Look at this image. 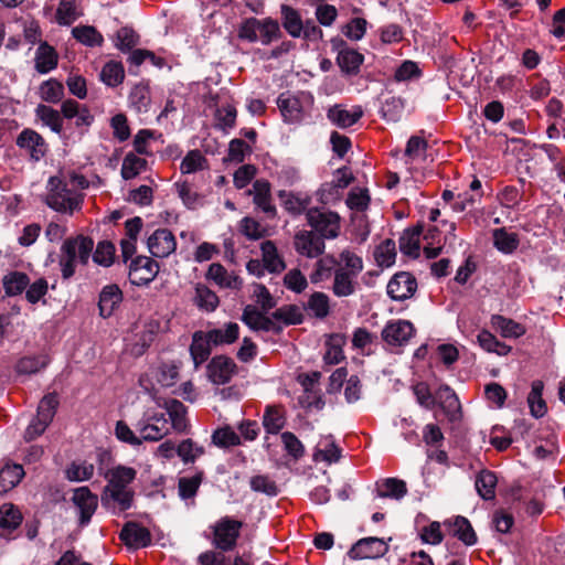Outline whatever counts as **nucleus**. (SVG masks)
Segmentation results:
<instances>
[{
  "instance_id": "obj_1",
  "label": "nucleus",
  "mask_w": 565,
  "mask_h": 565,
  "mask_svg": "<svg viewBox=\"0 0 565 565\" xmlns=\"http://www.w3.org/2000/svg\"><path fill=\"white\" fill-rule=\"evenodd\" d=\"M136 476L137 471L131 467L117 466L109 469L105 475L107 484L102 493V504L107 509L128 510L134 500L130 484Z\"/></svg>"
},
{
  "instance_id": "obj_2",
  "label": "nucleus",
  "mask_w": 565,
  "mask_h": 565,
  "mask_svg": "<svg viewBox=\"0 0 565 565\" xmlns=\"http://www.w3.org/2000/svg\"><path fill=\"white\" fill-rule=\"evenodd\" d=\"M93 247V239L83 235L64 241L60 256V267L64 279H68L74 275L76 257H78L82 264H87Z\"/></svg>"
},
{
  "instance_id": "obj_3",
  "label": "nucleus",
  "mask_w": 565,
  "mask_h": 565,
  "mask_svg": "<svg viewBox=\"0 0 565 565\" xmlns=\"http://www.w3.org/2000/svg\"><path fill=\"white\" fill-rule=\"evenodd\" d=\"M238 36L248 42L268 45L281 36V31L276 20L249 18L242 23Z\"/></svg>"
},
{
  "instance_id": "obj_4",
  "label": "nucleus",
  "mask_w": 565,
  "mask_h": 565,
  "mask_svg": "<svg viewBox=\"0 0 565 565\" xmlns=\"http://www.w3.org/2000/svg\"><path fill=\"white\" fill-rule=\"evenodd\" d=\"M46 204L57 212L73 213L81 206V196L70 190L57 177H51L47 181Z\"/></svg>"
},
{
  "instance_id": "obj_5",
  "label": "nucleus",
  "mask_w": 565,
  "mask_h": 565,
  "mask_svg": "<svg viewBox=\"0 0 565 565\" xmlns=\"http://www.w3.org/2000/svg\"><path fill=\"white\" fill-rule=\"evenodd\" d=\"M308 225L322 239H333L340 234V216L332 211H326L318 207H311L306 212Z\"/></svg>"
},
{
  "instance_id": "obj_6",
  "label": "nucleus",
  "mask_w": 565,
  "mask_h": 565,
  "mask_svg": "<svg viewBox=\"0 0 565 565\" xmlns=\"http://www.w3.org/2000/svg\"><path fill=\"white\" fill-rule=\"evenodd\" d=\"M135 427L146 441H158L169 435L170 427L163 413L145 412Z\"/></svg>"
},
{
  "instance_id": "obj_7",
  "label": "nucleus",
  "mask_w": 565,
  "mask_h": 565,
  "mask_svg": "<svg viewBox=\"0 0 565 565\" xmlns=\"http://www.w3.org/2000/svg\"><path fill=\"white\" fill-rule=\"evenodd\" d=\"M243 523L228 516L220 519L213 526V544L227 552L235 547Z\"/></svg>"
},
{
  "instance_id": "obj_8",
  "label": "nucleus",
  "mask_w": 565,
  "mask_h": 565,
  "mask_svg": "<svg viewBox=\"0 0 565 565\" xmlns=\"http://www.w3.org/2000/svg\"><path fill=\"white\" fill-rule=\"evenodd\" d=\"M388 551V545L383 539L370 536L359 540L348 552L351 559L379 558Z\"/></svg>"
},
{
  "instance_id": "obj_9",
  "label": "nucleus",
  "mask_w": 565,
  "mask_h": 565,
  "mask_svg": "<svg viewBox=\"0 0 565 565\" xmlns=\"http://www.w3.org/2000/svg\"><path fill=\"white\" fill-rule=\"evenodd\" d=\"M294 247L301 256L317 258L324 253L326 244L316 232L301 230L294 237Z\"/></svg>"
},
{
  "instance_id": "obj_10",
  "label": "nucleus",
  "mask_w": 565,
  "mask_h": 565,
  "mask_svg": "<svg viewBox=\"0 0 565 565\" xmlns=\"http://www.w3.org/2000/svg\"><path fill=\"white\" fill-rule=\"evenodd\" d=\"M147 246L152 256L164 258L175 250L177 241L170 230L158 228L148 237Z\"/></svg>"
},
{
  "instance_id": "obj_11",
  "label": "nucleus",
  "mask_w": 565,
  "mask_h": 565,
  "mask_svg": "<svg viewBox=\"0 0 565 565\" xmlns=\"http://www.w3.org/2000/svg\"><path fill=\"white\" fill-rule=\"evenodd\" d=\"M72 502L78 510L79 524H88L98 507V497L87 487H81L74 490Z\"/></svg>"
},
{
  "instance_id": "obj_12",
  "label": "nucleus",
  "mask_w": 565,
  "mask_h": 565,
  "mask_svg": "<svg viewBox=\"0 0 565 565\" xmlns=\"http://www.w3.org/2000/svg\"><path fill=\"white\" fill-rule=\"evenodd\" d=\"M415 333V328L407 320H395L388 322L382 330V338L393 347L405 345Z\"/></svg>"
},
{
  "instance_id": "obj_13",
  "label": "nucleus",
  "mask_w": 565,
  "mask_h": 565,
  "mask_svg": "<svg viewBox=\"0 0 565 565\" xmlns=\"http://www.w3.org/2000/svg\"><path fill=\"white\" fill-rule=\"evenodd\" d=\"M305 95H294L289 92L281 93L277 98V106L288 124L300 122L303 118Z\"/></svg>"
},
{
  "instance_id": "obj_14",
  "label": "nucleus",
  "mask_w": 565,
  "mask_h": 565,
  "mask_svg": "<svg viewBox=\"0 0 565 565\" xmlns=\"http://www.w3.org/2000/svg\"><path fill=\"white\" fill-rule=\"evenodd\" d=\"M416 279L408 273L395 274L387 284V295L396 301L411 298L416 291Z\"/></svg>"
},
{
  "instance_id": "obj_15",
  "label": "nucleus",
  "mask_w": 565,
  "mask_h": 565,
  "mask_svg": "<svg viewBox=\"0 0 565 565\" xmlns=\"http://www.w3.org/2000/svg\"><path fill=\"white\" fill-rule=\"evenodd\" d=\"M236 372V364L227 356L220 355L211 360L207 365L210 380L217 385L228 383Z\"/></svg>"
},
{
  "instance_id": "obj_16",
  "label": "nucleus",
  "mask_w": 565,
  "mask_h": 565,
  "mask_svg": "<svg viewBox=\"0 0 565 565\" xmlns=\"http://www.w3.org/2000/svg\"><path fill=\"white\" fill-rule=\"evenodd\" d=\"M206 279L212 280L220 288L239 290L243 286L242 278L236 273L228 271L220 263H213L209 266Z\"/></svg>"
},
{
  "instance_id": "obj_17",
  "label": "nucleus",
  "mask_w": 565,
  "mask_h": 565,
  "mask_svg": "<svg viewBox=\"0 0 565 565\" xmlns=\"http://www.w3.org/2000/svg\"><path fill=\"white\" fill-rule=\"evenodd\" d=\"M159 271L156 260L147 256H139L130 264V278L134 282L148 284L154 279Z\"/></svg>"
},
{
  "instance_id": "obj_18",
  "label": "nucleus",
  "mask_w": 565,
  "mask_h": 565,
  "mask_svg": "<svg viewBox=\"0 0 565 565\" xmlns=\"http://www.w3.org/2000/svg\"><path fill=\"white\" fill-rule=\"evenodd\" d=\"M337 64L347 76H356L364 62V56L354 49L343 45L337 55Z\"/></svg>"
},
{
  "instance_id": "obj_19",
  "label": "nucleus",
  "mask_w": 565,
  "mask_h": 565,
  "mask_svg": "<svg viewBox=\"0 0 565 565\" xmlns=\"http://www.w3.org/2000/svg\"><path fill=\"white\" fill-rule=\"evenodd\" d=\"M120 540L129 547H145L151 542L150 532L137 523H127L119 535Z\"/></svg>"
},
{
  "instance_id": "obj_20",
  "label": "nucleus",
  "mask_w": 565,
  "mask_h": 565,
  "mask_svg": "<svg viewBox=\"0 0 565 565\" xmlns=\"http://www.w3.org/2000/svg\"><path fill=\"white\" fill-rule=\"evenodd\" d=\"M362 116L363 110L360 106H355L352 110H348L341 105H334L329 108L327 113L328 119L340 128L353 126Z\"/></svg>"
},
{
  "instance_id": "obj_21",
  "label": "nucleus",
  "mask_w": 565,
  "mask_h": 565,
  "mask_svg": "<svg viewBox=\"0 0 565 565\" xmlns=\"http://www.w3.org/2000/svg\"><path fill=\"white\" fill-rule=\"evenodd\" d=\"M163 407L169 415L171 427L177 433H185L188 429L186 407L178 399H168L163 404H158Z\"/></svg>"
},
{
  "instance_id": "obj_22",
  "label": "nucleus",
  "mask_w": 565,
  "mask_h": 565,
  "mask_svg": "<svg viewBox=\"0 0 565 565\" xmlns=\"http://www.w3.org/2000/svg\"><path fill=\"white\" fill-rule=\"evenodd\" d=\"M121 300L122 292L117 285L105 286L99 295L100 316L104 318L110 317Z\"/></svg>"
},
{
  "instance_id": "obj_23",
  "label": "nucleus",
  "mask_w": 565,
  "mask_h": 565,
  "mask_svg": "<svg viewBox=\"0 0 565 565\" xmlns=\"http://www.w3.org/2000/svg\"><path fill=\"white\" fill-rule=\"evenodd\" d=\"M356 279L358 276H352L343 269L335 268L332 285L333 295L339 298L352 296L359 286Z\"/></svg>"
},
{
  "instance_id": "obj_24",
  "label": "nucleus",
  "mask_w": 565,
  "mask_h": 565,
  "mask_svg": "<svg viewBox=\"0 0 565 565\" xmlns=\"http://www.w3.org/2000/svg\"><path fill=\"white\" fill-rule=\"evenodd\" d=\"M491 326L501 337L509 339H518L526 332L523 324L501 315H493L491 317Z\"/></svg>"
},
{
  "instance_id": "obj_25",
  "label": "nucleus",
  "mask_w": 565,
  "mask_h": 565,
  "mask_svg": "<svg viewBox=\"0 0 565 565\" xmlns=\"http://www.w3.org/2000/svg\"><path fill=\"white\" fill-rule=\"evenodd\" d=\"M17 145L20 148L26 149L35 160H39L44 156V140L38 132L33 130H23L17 138Z\"/></svg>"
},
{
  "instance_id": "obj_26",
  "label": "nucleus",
  "mask_w": 565,
  "mask_h": 565,
  "mask_svg": "<svg viewBox=\"0 0 565 565\" xmlns=\"http://www.w3.org/2000/svg\"><path fill=\"white\" fill-rule=\"evenodd\" d=\"M212 341L209 339L207 332L196 331L193 334L190 353L195 366L205 362L211 354Z\"/></svg>"
},
{
  "instance_id": "obj_27",
  "label": "nucleus",
  "mask_w": 565,
  "mask_h": 565,
  "mask_svg": "<svg viewBox=\"0 0 565 565\" xmlns=\"http://www.w3.org/2000/svg\"><path fill=\"white\" fill-rule=\"evenodd\" d=\"M242 321L248 326L252 330L258 331H270L276 330L275 322L259 312L255 307L248 305L244 308L242 315Z\"/></svg>"
},
{
  "instance_id": "obj_28",
  "label": "nucleus",
  "mask_w": 565,
  "mask_h": 565,
  "mask_svg": "<svg viewBox=\"0 0 565 565\" xmlns=\"http://www.w3.org/2000/svg\"><path fill=\"white\" fill-rule=\"evenodd\" d=\"M249 193L254 195V203L259 209L270 216L275 215L276 209L270 202V184L268 181L256 180Z\"/></svg>"
},
{
  "instance_id": "obj_29",
  "label": "nucleus",
  "mask_w": 565,
  "mask_h": 565,
  "mask_svg": "<svg viewBox=\"0 0 565 565\" xmlns=\"http://www.w3.org/2000/svg\"><path fill=\"white\" fill-rule=\"evenodd\" d=\"M35 70L46 74L57 66V53L46 42L40 44L35 53Z\"/></svg>"
},
{
  "instance_id": "obj_30",
  "label": "nucleus",
  "mask_w": 565,
  "mask_h": 565,
  "mask_svg": "<svg viewBox=\"0 0 565 565\" xmlns=\"http://www.w3.org/2000/svg\"><path fill=\"white\" fill-rule=\"evenodd\" d=\"M213 345H224L234 343L239 335V327L235 322L225 323L222 328H215L206 331Z\"/></svg>"
},
{
  "instance_id": "obj_31",
  "label": "nucleus",
  "mask_w": 565,
  "mask_h": 565,
  "mask_svg": "<svg viewBox=\"0 0 565 565\" xmlns=\"http://www.w3.org/2000/svg\"><path fill=\"white\" fill-rule=\"evenodd\" d=\"M262 257L265 268L270 273H280L286 265L278 254L276 245L271 241H265L260 245Z\"/></svg>"
},
{
  "instance_id": "obj_32",
  "label": "nucleus",
  "mask_w": 565,
  "mask_h": 565,
  "mask_svg": "<svg viewBox=\"0 0 565 565\" xmlns=\"http://www.w3.org/2000/svg\"><path fill=\"white\" fill-rule=\"evenodd\" d=\"M22 521L20 511L12 504H3L0 508V535L8 536Z\"/></svg>"
},
{
  "instance_id": "obj_33",
  "label": "nucleus",
  "mask_w": 565,
  "mask_h": 565,
  "mask_svg": "<svg viewBox=\"0 0 565 565\" xmlns=\"http://www.w3.org/2000/svg\"><path fill=\"white\" fill-rule=\"evenodd\" d=\"M286 418L282 407L268 405L263 416V425L268 434H278L285 426Z\"/></svg>"
},
{
  "instance_id": "obj_34",
  "label": "nucleus",
  "mask_w": 565,
  "mask_h": 565,
  "mask_svg": "<svg viewBox=\"0 0 565 565\" xmlns=\"http://www.w3.org/2000/svg\"><path fill=\"white\" fill-rule=\"evenodd\" d=\"M332 263L337 264V269H343L352 276H359L364 267L362 257L350 249H343L339 260L332 259Z\"/></svg>"
},
{
  "instance_id": "obj_35",
  "label": "nucleus",
  "mask_w": 565,
  "mask_h": 565,
  "mask_svg": "<svg viewBox=\"0 0 565 565\" xmlns=\"http://www.w3.org/2000/svg\"><path fill=\"white\" fill-rule=\"evenodd\" d=\"M282 26L292 38H300L303 32V23L298 11L289 6H281Z\"/></svg>"
},
{
  "instance_id": "obj_36",
  "label": "nucleus",
  "mask_w": 565,
  "mask_h": 565,
  "mask_svg": "<svg viewBox=\"0 0 565 565\" xmlns=\"http://www.w3.org/2000/svg\"><path fill=\"white\" fill-rule=\"evenodd\" d=\"M422 234V227L417 226L414 228L405 230L399 237V250L408 256L418 257L419 255V237Z\"/></svg>"
},
{
  "instance_id": "obj_37",
  "label": "nucleus",
  "mask_w": 565,
  "mask_h": 565,
  "mask_svg": "<svg viewBox=\"0 0 565 565\" xmlns=\"http://www.w3.org/2000/svg\"><path fill=\"white\" fill-rule=\"evenodd\" d=\"M407 493L406 483L396 478H387L377 483V495L380 498H392L399 500Z\"/></svg>"
},
{
  "instance_id": "obj_38",
  "label": "nucleus",
  "mask_w": 565,
  "mask_h": 565,
  "mask_svg": "<svg viewBox=\"0 0 565 565\" xmlns=\"http://www.w3.org/2000/svg\"><path fill=\"white\" fill-rule=\"evenodd\" d=\"M24 471L22 466H6L0 470V494L7 493L13 489L23 478Z\"/></svg>"
},
{
  "instance_id": "obj_39",
  "label": "nucleus",
  "mask_w": 565,
  "mask_h": 565,
  "mask_svg": "<svg viewBox=\"0 0 565 565\" xmlns=\"http://www.w3.org/2000/svg\"><path fill=\"white\" fill-rule=\"evenodd\" d=\"M476 489L478 494L484 500H491L495 495L497 477L489 470L479 472L476 479Z\"/></svg>"
},
{
  "instance_id": "obj_40",
  "label": "nucleus",
  "mask_w": 565,
  "mask_h": 565,
  "mask_svg": "<svg viewBox=\"0 0 565 565\" xmlns=\"http://www.w3.org/2000/svg\"><path fill=\"white\" fill-rule=\"evenodd\" d=\"M194 303L204 311H214L218 306L217 295L204 285H196Z\"/></svg>"
},
{
  "instance_id": "obj_41",
  "label": "nucleus",
  "mask_w": 565,
  "mask_h": 565,
  "mask_svg": "<svg viewBox=\"0 0 565 565\" xmlns=\"http://www.w3.org/2000/svg\"><path fill=\"white\" fill-rule=\"evenodd\" d=\"M493 243L500 252L511 254L519 246V237L505 228H497L493 231Z\"/></svg>"
},
{
  "instance_id": "obj_42",
  "label": "nucleus",
  "mask_w": 565,
  "mask_h": 565,
  "mask_svg": "<svg viewBox=\"0 0 565 565\" xmlns=\"http://www.w3.org/2000/svg\"><path fill=\"white\" fill-rule=\"evenodd\" d=\"M30 284L26 274L21 271H12L3 277V287L6 294L9 296H17L22 294Z\"/></svg>"
},
{
  "instance_id": "obj_43",
  "label": "nucleus",
  "mask_w": 565,
  "mask_h": 565,
  "mask_svg": "<svg viewBox=\"0 0 565 565\" xmlns=\"http://www.w3.org/2000/svg\"><path fill=\"white\" fill-rule=\"evenodd\" d=\"M543 387L542 381H534L532 383V390L527 396L531 414L536 418L543 417L547 411L546 404L542 398Z\"/></svg>"
},
{
  "instance_id": "obj_44",
  "label": "nucleus",
  "mask_w": 565,
  "mask_h": 565,
  "mask_svg": "<svg viewBox=\"0 0 565 565\" xmlns=\"http://www.w3.org/2000/svg\"><path fill=\"white\" fill-rule=\"evenodd\" d=\"M451 526L454 535L466 545L470 546L477 543V535L470 522L466 518L457 516Z\"/></svg>"
},
{
  "instance_id": "obj_45",
  "label": "nucleus",
  "mask_w": 565,
  "mask_h": 565,
  "mask_svg": "<svg viewBox=\"0 0 565 565\" xmlns=\"http://www.w3.org/2000/svg\"><path fill=\"white\" fill-rule=\"evenodd\" d=\"M150 92L146 85L134 86L129 94V104L137 113H146L150 106Z\"/></svg>"
},
{
  "instance_id": "obj_46",
  "label": "nucleus",
  "mask_w": 565,
  "mask_h": 565,
  "mask_svg": "<svg viewBox=\"0 0 565 565\" xmlns=\"http://www.w3.org/2000/svg\"><path fill=\"white\" fill-rule=\"evenodd\" d=\"M73 36L82 44L87 46L102 45L103 35L90 25H79L72 30Z\"/></svg>"
},
{
  "instance_id": "obj_47",
  "label": "nucleus",
  "mask_w": 565,
  "mask_h": 565,
  "mask_svg": "<svg viewBox=\"0 0 565 565\" xmlns=\"http://www.w3.org/2000/svg\"><path fill=\"white\" fill-rule=\"evenodd\" d=\"M125 78L124 66L110 61L106 63L100 72V79L108 86L115 87L122 83Z\"/></svg>"
},
{
  "instance_id": "obj_48",
  "label": "nucleus",
  "mask_w": 565,
  "mask_h": 565,
  "mask_svg": "<svg viewBox=\"0 0 565 565\" xmlns=\"http://www.w3.org/2000/svg\"><path fill=\"white\" fill-rule=\"evenodd\" d=\"M307 309L317 318L322 319L327 317L330 311L328 295L321 291L313 292L308 299Z\"/></svg>"
},
{
  "instance_id": "obj_49",
  "label": "nucleus",
  "mask_w": 565,
  "mask_h": 565,
  "mask_svg": "<svg viewBox=\"0 0 565 565\" xmlns=\"http://www.w3.org/2000/svg\"><path fill=\"white\" fill-rule=\"evenodd\" d=\"M147 161L134 153H128L122 161L121 177L130 180L145 170Z\"/></svg>"
},
{
  "instance_id": "obj_50",
  "label": "nucleus",
  "mask_w": 565,
  "mask_h": 565,
  "mask_svg": "<svg viewBox=\"0 0 565 565\" xmlns=\"http://www.w3.org/2000/svg\"><path fill=\"white\" fill-rule=\"evenodd\" d=\"M36 115L54 132L60 134L62 131L63 119L57 110L45 105H39L36 108Z\"/></svg>"
},
{
  "instance_id": "obj_51",
  "label": "nucleus",
  "mask_w": 565,
  "mask_h": 565,
  "mask_svg": "<svg viewBox=\"0 0 565 565\" xmlns=\"http://www.w3.org/2000/svg\"><path fill=\"white\" fill-rule=\"evenodd\" d=\"M40 96L47 103H58L64 96V87L54 78L47 79L40 86Z\"/></svg>"
},
{
  "instance_id": "obj_52",
  "label": "nucleus",
  "mask_w": 565,
  "mask_h": 565,
  "mask_svg": "<svg viewBox=\"0 0 565 565\" xmlns=\"http://www.w3.org/2000/svg\"><path fill=\"white\" fill-rule=\"evenodd\" d=\"M49 361L46 356H24L22 358L15 366V370L19 374H34L47 365Z\"/></svg>"
},
{
  "instance_id": "obj_53",
  "label": "nucleus",
  "mask_w": 565,
  "mask_h": 565,
  "mask_svg": "<svg viewBox=\"0 0 565 565\" xmlns=\"http://www.w3.org/2000/svg\"><path fill=\"white\" fill-rule=\"evenodd\" d=\"M203 452V447L199 446L192 439H184L177 447V455L184 463L194 462Z\"/></svg>"
},
{
  "instance_id": "obj_54",
  "label": "nucleus",
  "mask_w": 565,
  "mask_h": 565,
  "mask_svg": "<svg viewBox=\"0 0 565 565\" xmlns=\"http://www.w3.org/2000/svg\"><path fill=\"white\" fill-rule=\"evenodd\" d=\"M374 257L380 266H392L396 257L395 243L392 239H386L382 242L375 249Z\"/></svg>"
},
{
  "instance_id": "obj_55",
  "label": "nucleus",
  "mask_w": 565,
  "mask_h": 565,
  "mask_svg": "<svg viewBox=\"0 0 565 565\" xmlns=\"http://www.w3.org/2000/svg\"><path fill=\"white\" fill-rule=\"evenodd\" d=\"M343 340L340 335H332L327 342V351L323 355V360L329 365L340 363L344 359L342 350Z\"/></svg>"
},
{
  "instance_id": "obj_56",
  "label": "nucleus",
  "mask_w": 565,
  "mask_h": 565,
  "mask_svg": "<svg viewBox=\"0 0 565 565\" xmlns=\"http://www.w3.org/2000/svg\"><path fill=\"white\" fill-rule=\"evenodd\" d=\"M202 482V473H196L192 477H182L178 482L179 495L182 499L193 498Z\"/></svg>"
},
{
  "instance_id": "obj_57",
  "label": "nucleus",
  "mask_w": 565,
  "mask_h": 565,
  "mask_svg": "<svg viewBox=\"0 0 565 565\" xmlns=\"http://www.w3.org/2000/svg\"><path fill=\"white\" fill-rule=\"evenodd\" d=\"M157 381L163 387L173 386L179 377V366L174 363H162L157 371Z\"/></svg>"
},
{
  "instance_id": "obj_58",
  "label": "nucleus",
  "mask_w": 565,
  "mask_h": 565,
  "mask_svg": "<svg viewBox=\"0 0 565 565\" xmlns=\"http://www.w3.org/2000/svg\"><path fill=\"white\" fill-rule=\"evenodd\" d=\"M57 406H58L57 395L55 393H50L41 399L39 407H38L36 416H39V418L44 419V422L51 423L55 415Z\"/></svg>"
},
{
  "instance_id": "obj_59",
  "label": "nucleus",
  "mask_w": 565,
  "mask_h": 565,
  "mask_svg": "<svg viewBox=\"0 0 565 565\" xmlns=\"http://www.w3.org/2000/svg\"><path fill=\"white\" fill-rule=\"evenodd\" d=\"M273 318L276 320H281L286 324H297L302 321L303 315L299 307L289 305L278 308L273 313Z\"/></svg>"
},
{
  "instance_id": "obj_60",
  "label": "nucleus",
  "mask_w": 565,
  "mask_h": 565,
  "mask_svg": "<svg viewBox=\"0 0 565 565\" xmlns=\"http://www.w3.org/2000/svg\"><path fill=\"white\" fill-rule=\"evenodd\" d=\"M206 159L199 150H191L183 158L180 169L182 173H194L204 168Z\"/></svg>"
},
{
  "instance_id": "obj_61",
  "label": "nucleus",
  "mask_w": 565,
  "mask_h": 565,
  "mask_svg": "<svg viewBox=\"0 0 565 565\" xmlns=\"http://www.w3.org/2000/svg\"><path fill=\"white\" fill-rule=\"evenodd\" d=\"M78 15L76 6L73 1H60L56 10V21L58 24L70 25L78 18Z\"/></svg>"
},
{
  "instance_id": "obj_62",
  "label": "nucleus",
  "mask_w": 565,
  "mask_h": 565,
  "mask_svg": "<svg viewBox=\"0 0 565 565\" xmlns=\"http://www.w3.org/2000/svg\"><path fill=\"white\" fill-rule=\"evenodd\" d=\"M94 475V465L86 461L81 463H72L66 470V477L71 481L88 480Z\"/></svg>"
},
{
  "instance_id": "obj_63",
  "label": "nucleus",
  "mask_w": 565,
  "mask_h": 565,
  "mask_svg": "<svg viewBox=\"0 0 565 565\" xmlns=\"http://www.w3.org/2000/svg\"><path fill=\"white\" fill-rule=\"evenodd\" d=\"M322 448H318L313 455L316 460L327 461L329 463L337 462L341 456L339 447L331 440L326 439L320 443Z\"/></svg>"
},
{
  "instance_id": "obj_64",
  "label": "nucleus",
  "mask_w": 565,
  "mask_h": 565,
  "mask_svg": "<svg viewBox=\"0 0 565 565\" xmlns=\"http://www.w3.org/2000/svg\"><path fill=\"white\" fill-rule=\"evenodd\" d=\"M284 285L287 289L300 294L308 287V280L299 269L294 268L285 275Z\"/></svg>"
}]
</instances>
